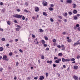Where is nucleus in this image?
Instances as JSON below:
<instances>
[{
	"instance_id": "f257e3e1",
	"label": "nucleus",
	"mask_w": 80,
	"mask_h": 80,
	"mask_svg": "<svg viewBox=\"0 0 80 80\" xmlns=\"http://www.w3.org/2000/svg\"><path fill=\"white\" fill-rule=\"evenodd\" d=\"M70 60L69 59H65V58H62V62H70Z\"/></svg>"
},
{
	"instance_id": "f03ea898",
	"label": "nucleus",
	"mask_w": 80,
	"mask_h": 80,
	"mask_svg": "<svg viewBox=\"0 0 80 80\" xmlns=\"http://www.w3.org/2000/svg\"><path fill=\"white\" fill-rule=\"evenodd\" d=\"M8 58V57L7 56L4 55L3 56L2 59L4 60H6V61H8V58Z\"/></svg>"
},
{
	"instance_id": "7ed1b4c3",
	"label": "nucleus",
	"mask_w": 80,
	"mask_h": 80,
	"mask_svg": "<svg viewBox=\"0 0 80 80\" xmlns=\"http://www.w3.org/2000/svg\"><path fill=\"white\" fill-rule=\"evenodd\" d=\"M61 61V59L60 58L58 59V60L55 61V62L56 63H60V62Z\"/></svg>"
},
{
	"instance_id": "20e7f679",
	"label": "nucleus",
	"mask_w": 80,
	"mask_h": 80,
	"mask_svg": "<svg viewBox=\"0 0 80 80\" xmlns=\"http://www.w3.org/2000/svg\"><path fill=\"white\" fill-rule=\"evenodd\" d=\"M35 11L36 12H38L39 11V8L37 7H35Z\"/></svg>"
},
{
	"instance_id": "39448f33",
	"label": "nucleus",
	"mask_w": 80,
	"mask_h": 80,
	"mask_svg": "<svg viewBox=\"0 0 80 80\" xmlns=\"http://www.w3.org/2000/svg\"><path fill=\"white\" fill-rule=\"evenodd\" d=\"M73 78L75 80H78V77L77 76H76L74 75L73 76Z\"/></svg>"
},
{
	"instance_id": "423d86ee",
	"label": "nucleus",
	"mask_w": 80,
	"mask_h": 80,
	"mask_svg": "<svg viewBox=\"0 0 80 80\" xmlns=\"http://www.w3.org/2000/svg\"><path fill=\"white\" fill-rule=\"evenodd\" d=\"M66 2H67V3H72V0H67L66 1Z\"/></svg>"
},
{
	"instance_id": "0eeeda50",
	"label": "nucleus",
	"mask_w": 80,
	"mask_h": 80,
	"mask_svg": "<svg viewBox=\"0 0 80 80\" xmlns=\"http://www.w3.org/2000/svg\"><path fill=\"white\" fill-rule=\"evenodd\" d=\"M73 68L75 70H77V69H78V66L77 65H75L74 66Z\"/></svg>"
},
{
	"instance_id": "6e6552de",
	"label": "nucleus",
	"mask_w": 80,
	"mask_h": 80,
	"mask_svg": "<svg viewBox=\"0 0 80 80\" xmlns=\"http://www.w3.org/2000/svg\"><path fill=\"white\" fill-rule=\"evenodd\" d=\"M44 79V77L43 76H41L39 78V80H43Z\"/></svg>"
},
{
	"instance_id": "1a4fd4ad",
	"label": "nucleus",
	"mask_w": 80,
	"mask_h": 80,
	"mask_svg": "<svg viewBox=\"0 0 80 80\" xmlns=\"http://www.w3.org/2000/svg\"><path fill=\"white\" fill-rule=\"evenodd\" d=\"M42 5H43V6H47V2H43L42 3Z\"/></svg>"
},
{
	"instance_id": "9d476101",
	"label": "nucleus",
	"mask_w": 80,
	"mask_h": 80,
	"mask_svg": "<svg viewBox=\"0 0 80 80\" xmlns=\"http://www.w3.org/2000/svg\"><path fill=\"white\" fill-rule=\"evenodd\" d=\"M13 16L16 18H18V14H14L13 15Z\"/></svg>"
},
{
	"instance_id": "9b49d317",
	"label": "nucleus",
	"mask_w": 80,
	"mask_h": 80,
	"mask_svg": "<svg viewBox=\"0 0 80 80\" xmlns=\"http://www.w3.org/2000/svg\"><path fill=\"white\" fill-rule=\"evenodd\" d=\"M80 42H76L75 43L73 44V46H76L77 45H78L80 44Z\"/></svg>"
},
{
	"instance_id": "f8f14e48",
	"label": "nucleus",
	"mask_w": 80,
	"mask_h": 80,
	"mask_svg": "<svg viewBox=\"0 0 80 80\" xmlns=\"http://www.w3.org/2000/svg\"><path fill=\"white\" fill-rule=\"evenodd\" d=\"M73 12L74 14H77V11L76 10H74L73 11Z\"/></svg>"
},
{
	"instance_id": "ddd939ff",
	"label": "nucleus",
	"mask_w": 80,
	"mask_h": 80,
	"mask_svg": "<svg viewBox=\"0 0 80 80\" xmlns=\"http://www.w3.org/2000/svg\"><path fill=\"white\" fill-rule=\"evenodd\" d=\"M23 17L22 15H18V18H21Z\"/></svg>"
},
{
	"instance_id": "4468645a",
	"label": "nucleus",
	"mask_w": 80,
	"mask_h": 80,
	"mask_svg": "<svg viewBox=\"0 0 80 80\" xmlns=\"http://www.w3.org/2000/svg\"><path fill=\"white\" fill-rule=\"evenodd\" d=\"M67 39H68V42H71V39H69V37H67Z\"/></svg>"
},
{
	"instance_id": "2eb2a0df",
	"label": "nucleus",
	"mask_w": 80,
	"mask_h": 80,
	"mask_svg": "<svg viewBox=\"0 0 80 80\" xmlns=\"http://www.w3.org/2000/svg\"><path fill=\"white\" fill-rule=\"evenodd\" d=\"M42 43V44H44L45 43V41L44 40H42L41 41Z\"/></svg>"
},
{
	"instance_id": "dca6fc26",
	"label": "nucleus",
	"mask_w": 80,
	"mask_h": 80,
	"mask_svg": "<svg viewBox=\"0 0 80 80\" xmlns=\"http://www.w3.org/2000/svg\"><path fill=\"white\" fill-rule=\"evenodd\" d=\"M16 27H17V28H18L19 29L21 28V27H20V26L18 25H17Z\"/></svg>"
},
{
	"instance_id": "f3484780",
	"label": "nucleus",
	"mask_w": 80,
	"mask_h": 80,
	"mask_svg": "<svg viewBox=\"0 0 80 80\" xmlns=\"http://www.w3.org/2000/svg\"><path fill=\"white\" fill-rule=\"evenodd\" d=\"M47 63H52V61H47Z\"/></svg>"
},
{
	"instance_id": "a211bd4d",
	"label": "nucleus",
	"mask_w": 80,
	"mask_h": 80,
	"mask_svg": "<svg viewBox=\"0 0 80 80\" xmlns=\"http://www.w3.org/2000/svg\"><path fill=\"white\" fill-rule=\"evenodd\" d=\"M3 50V47H0V51L1 52H2Z\"/></svg>"
},
{
	"instance_id": "6ab92c4d",
	"label": "nucleus",
	"mask_w": 80,
	"mask_h": 80,
	"mask_svg": "<svg viewBox=\"0 0 80 80\" xmlns=\"http://www.w3.org/2000/svg\"><path fill=\"white\" fill-rule=\"evenodd\" d=\"M58 56H62V55H63V54H62L61 53H59L58 54Z\"/></svg>"
},
{
	"instance_id": "aec40b11",
	"label": "nucleus",
	"mask_w": 80,
	"mask_h": 80,
	"mask_svg": "<svg viewBox=\"0 0 80 80\" xmlns=\"http://www.w3.org/2000/svg\"><path fill=\"white\" fill-rule=\"evenodd\" d=\"M43 15H45V16H47V13H46V12H43Z\"/></svg>"
},
{
	"instance_id": "412c9836",
	"label": "nucleus",
	"mask_w": 80,
	"mask_h": 80,
	"mask_svg": "<svg viewBox=\"0 0 80 80\" xmlns=\"http://www.w3.org/2000/svg\"><path fill=\"white\" fill-rule=\"evenodd\" d=\"M48 9L50 11H52L53 10V9L52 8H49Z\"/></svg>"
},
{
	"instance_id": "4be33fe9",
	"label": "nucleus",
	"mask_w": 80,
	"mask_h": 80,
	"mask_svg": "<svg viewBox=\"0 0 80 80\" xmlns=\"http://www.w3.org/2000/svg\"><path fill=\"white\" fill-rule=\"evenodd\" d=\"M73 17L74 20H77V19L78 18H77V17L76 16H73Z\"/></svg>"
},
{
	"instance_id": "5701e85b",
	"label": "nucleus",
	"mask_w": 80,
	"mask_h": 80,
	"mask_svg": "<svg viewBox=\"0 0 80 80\" xmlns=\"http://www.w3.org/2000/svg\"><path fill=\"white\" fill-rule=\"evenodd\" d=\"M39 31L40 32H43L44 31L43 30H42V29H40Z\"/></svg>"
},
{
	"instance_id": "b1692460",
	"label": "nucleus",
	"mask_w": 80,
	"mask_h": 80,
	"mask_svg": "<svg viewBox=\"0 0 80 80\" xmlns=\"http://www.w3.org/2000/svg\"><path fill=\"white\" fill-rule=\"evenodd\" d=\"M44 38L46 40H48V38L46 36L44 37Z\"/></svg>"
},
{
	"instance_id": "393cba45",
	"label": "nucleus",
	"mask_w": 80,
	"mask_h": 80,
	"mask_svg": "<svg viewBox=\"0 0 80 80\" xmlns=\"http://www.w3.org/2000/svg\"><path fill=\"white\" fill-rule=\"evenodd\" d=\"M68 15V13H67V12H65L64 15V16H65V17H67Z\"/></svg>"
},
{
	"instance_id": "a878e982",
	"label": "nucleus",
	"mask_w": 80,
	"mask_h": 80,
	"mask_svg": "<svg viewBox=\"0 0 80 80\" xmlns=\"http://www.w3.org/2000/svg\"><path fill=\"white\" fill-rule=\"evenodd\" d=\"M14 22L15 23H18V22H17V20H14Z\"/></svg>"
},
{
	"instance_id": "bb28decb",
	"label": "nucleus",
	"mask_w": 80,
	"mask_h": 80,
	"mask_svg": "<svg viewBox=\"0 0 80 80\" xmlns=\"http://www.w3.org/2000/svg\"><path fill=\"white\" fill-rule=\"evenodd\" d=\"M68 13L69 14V15H72V12H69Z\"/></svg>"
},
{
	"instance_id": "cd10ccee",
	"label": "nucleus",
	"mask_w": 80,
	"mask_h": 80,
	"mask_svg": "<svg viewBox=\"0 0 80 80\" xmlns=\"http://www.w3.org/2000/svg\"><path fill=\"white\" fill-rule=\"evenodd\" d=\"M75 58H71V61H72V62L75 61Z\"/></svg>"
},
{
	"instance_id": "c85d7f7f",
	"label": "nucleus",
	"mask_w": 80,
	"mask_h": 80,
	"mask_svg": "<svg viewBox=\"0 0 80 80\" xmlns=\"http://www.w3.org/2000/svg\"><path fill=\"white\" fill-rule=\"evenodd\" d=\"M2 13H4L5 12V9H2Z\"/></svg>"
},
{
	"instance_id": "c756f323",
	"label": "nucleus",
	"mask_w": 80,
	"mask_h": 80,
	"mask_svg": "<svg viewBox=\"0 0 80 80\" xmlns=\"http://www.w3.org/2000/svg\"><path fill=\"white\" fill-rule=\"evenodd\" d=\"M52 41L53 42H57V40H55V39H53L52 40Z\"/></svg>"
},
{
	"instance_id": "7c9ffc66",
	"label": "nucleus",
	"mask_w": 80,
	"mask_h": 80,
	"mask_svg": "<svg viewBox=\"0 0 80 80\" xmlns=\"http://www.w3.org/2000/svg\"><path fill=\"white\" fill-rule=\"evenodd\" d=\"M73 8H75V7H77V5L75 4H73Z\"/></svg>"
},
{
	"instance_id": "2f4dec72",
	"label": "nucleus",
	"mask_w": 80,
	"mask_h": 80,
	"mask_svg": "<svg viewBox=\"0 0 80 80\" xmlns=\"http://www.w3.org/2000/svg\"><path fill=\"white\" fill-rule=\"evenodd\" d=\"M41 58L42 59H44V58H45V57H44V56L42 55L41 57Z\"/></svg>"
},
{
	"instance_id": "473e14b6",
	"label": "nucleus",
	"mask_w": 80,
	"mask_h": 80,
	"mask_svg": "<svg viewBox=\"0 0 80 80\" xmlns=\"http://www.w3.org/2000/svg\"><path fill=\"white\" fill-rule=\"evenodd\" d=\"M7 23L9 25H10V21H8Z\"/></svg>"
},
{
	"instance_id": "72a5a7b5",
	"label": "nucleus",
	"mask_w": 80,
	"mask_h": 80,
	"mask_svg": "<svg viewBox=\"0 0 80 80\" xmlns=\"http://www.w3.org/2000/svg\"><path fill=\"white\" fill-rule=\"evenodd\" d=\"M22 19L23 20H24L25 19V17L22 16Z\"/></svg>"
},
{
	"instance_id": "f704fd0d",
	"label": "nucleus",
	"mask_w": 80,
	"mask_h": 80,
	"mask_svg": "<svg viewBox=\"0 0 80 80\" xmlns=\"http://www.w3.org/2000/svg\"><path fill=\"white\" fill-rule=\"evenodd\" d=\"M25 5H26V6H28V3L27 2H25Z\"/></svg>"
},
{
	"instance_id": "c9c22d12",
	"label": "nucleus",
	"mask_w": 80,
	"mask_h": 80,
	"mask_svg": "<svg viewBox=\"0 0 80 80\" xmlns=\"http://www.w3.org/2000/svg\"><path fill=\"white\" fill-rule=\"evenodd\" d=\"M20 29H18V28H16V30L17 32H18V31H19Z\"/></svg>"
},
{
	"instance_id": "e433bc0d",
	"label": "nucleus",
	"mask_w": 80,
	"mask_h": 80,
	"mask_svg": "<svg viewBox=\"0 0 80 80\" xmlns=\"http://www.w3.org/2000/svg\"><path fill=\"white\" fill-rule=\"evenodd\" d=\"M54 60H56V59H57V60H58V59H58L57 57H55L54 58Z\"/></svg>"
},
{
	"instance_id": "4c0bfd02",
	"label": "nucleus",
	"mask_w": 80,
	"mask_h": 80,
	"mask_svg": "<svg viewBox=\"0 0 80 80\" xmlns=\"http://www.w3.org/2000/svg\"><path fill=\"white\" fill-rule=\"evenodd\" d=\"M24 11L25 12H26V13H28V11L26 9H24Z\"/></svg>"
},
{
	"instance_id": "58836bf2",
	"label": "nucleus",
	"mask_w": 80,
	"mask_h": 80,
	"mask_svg": "<svg viewBox=\"0 0 80 80\" xmlns=\"http://www.w3.org/2000/svg\"><path fill=\"white\" fill-rule=\"evenodd\" d=\"M19 64V63H18V62H17L16 63V66H18V65Z\"/></svg>"
},
{
	"instance_id": "ea45409f",
	"label": "nucleus",
	"mask_w": 80,
	"mask_h": 80,
	"mask_svg": "<svg viewBox=\"0 0 80 80\" xmlns=\"http://www.w3.org/2000/svg\"><path fill=\"white\" fill-rule=\"evenodd\" d=\"M76 27H80V25L78 24H77L76 25Z\"/></svg>"
},
{
	"instance_id": "a19ab883",
	"label": "nucleus",
	"mask_w": 80,
	"mask_h": 80,
	"mask_svg": "<svg viewBox=\"0 0 80 80\" xmlns=\"http://www.w3.org/2000/svg\"><path fill=\"white\" fill-rule=\"evenodd\" d=\"M34 80H37L38 79V77H34Z\"/></svg>"
},
{
	"instance_id": "79ce46f5",
	"label": "nucleus",
	"mask_w": 80,
	"mask_h": 80,
	"mask_svg": "<svg viewBox=\"0 0 80 80\" xmlns=\"http://www.w3.org/2000/svg\"><path fill=\"white\" fill-rule=\"evenodd\" d=\"M2 41H5V38H3L2 39Z\"/></svg>"
},
{
	"instance_id": "37998d69",
	"label": "nucleus",
	"mask_w": 80,
	"mask_h": 80,
	"mask_svg": "<svg viewBox=\"0 0 80 80\" xmlns=\"http://www.w3.org/2000/svg\"><path fill=\"white\" fill-rule=\"evenodd\" d=\"M50 21L52 22H53V19L52 18H50Z\"/></svg>"
},
{
	"instance_id": "c03bdc74",
	"label": "nucleus",
	"mask_w": 80,
	"mask_h": 80,
	"mask_svg": "<svg viewBox=\"0 0 80 80\" xmlns=\"http://www.w3.org/2000/svg\"><path fill=\"white\" fill-rule=\"evenodd\" d=\"M9 55L10 56H12V53L11 52L9 53Z\"/></svg>"
},
{
	"instance_id": "a18cd8bd",
	"label": "nucleus",
	"mask_w": 80,
	"mask_h": 80,
	"mask_svg": "<svg viewBox=\"0 0 80 80\" xmlns=\"http://www.w3.org/2000/svg\"><path fill=\"white\" fill-rule=\"evenodd\" d=\"M57 47H58L59 48H61V46H60V45H58Z\"/></svg>"
},
{
	"instance_id": "49530a36",
	"label": "nucleus",
	"mask_w": 80,
	"mask_h": 80,
	"mask_svg": "<svg viewBox=\"0 0 80 80\" xmlns=\"http://www.w3.org/2000/svg\"><path fill=\"white\" fill-rule=\"evenodd\" d=\"M32 37L33 38H35V36L33 34H32Z\"/></svg>"
},
{
	"instance_id": "de8ad7c7",
	"label": "nucleus",
	"mask_w": 80,
	"mask_h": 80,
	"mask_svg": "<svg viewBox=\"0 0 80 80\" xmlns=\"http://www.w3.org/2000/svg\"><path fill=\"white\" fill-rule=\"evenodd\" d=\"M17 12H19L20 11V10L19 9H17Z\"/></svg>"
},
{
	"instance_id": "09e8293b",
	"label": "nucleus",
	"mask_w": 80,
	"mask_h": 80,
	"mask_svg": "<svg viewBox=\"0 0 80 80\" xmlns=\"http://www.w3.org/2000/svg\"><path fill=\"white\" fill-rule=\"evenodd\" d=\"M48 73H46V77H48Z\"/></svg>"
},
{
	"instance_id": "8fccbe9b",
	"label": "nucleus",
	"mask_w": 80,
	"mask_h": 80,
	"mask_svg": "<svg viewBox=\"0 0 80 80\" xmlns=\"http://www.w3.org/2000/svg\"><path fill=\"white\" fill-rule=\"evenodd\" d=\"M19 51L20 52H21V53H22L23 52V51H22V50L21 49H20Z\"/></svg>"
},
{
	"instance_id": "3c124183",
	"label": "nucleus",
	"mask_w": 80,
	"mask_h": 80,
	"mask_svg": "<svg viewBox=\"0 0 80 80\" xmlns=\"http://www.w3.org/2000/svg\"><path fill=\"white\" fill-rule=\"evenodd\" d=\"M43 46H44V47H47V45L46 44H44Z\"/></svg>"
},
{
	"instance_id": "603ef678",
	"label": "nucleus",
	"mask_w": 80,
	"mask_h": 80,
	"mask_svg": "<svg viewBox=\"0 0 80 80\" xmlns=\"http://www.w3.org/2000/svg\"><path fill=\"white\" fill-rule=\"evenodd\" d=\"M80 56L78 55L77 57V58H78V59H79V58H80Z\"/></svg>"
},
{
	"instance_id": "864d4df0",
	"label": "nucleus",
	"mask_w": 80,
	"mask_h": 80,
	"mask_svg": "<svg viewBox=\"0 0 80 80\" xmlns=\"http://www.w3.org/2000/svg\"><path fill=\"white\" fill-rule=\"evenodd\" d=\"M2 70H3V68H0V72H2Z\"/></svg>"
},
{
	"instance_id": "5fc2aeb1",
	"label": "nucleus",
	"mask_w": 80,
	"mask_h": 80,
	"mask_svg": "<svg viewBox=\"0 0 80 80\" xmlns=\"http://www.w3.org/2000/svg\"><path fill=\"white\" fill-rule=\"evenodd\" d=\"M58 17H59L60 19H62V16H58Z\"/></svg>"
},
{
	"instance_id": "6e6d98bb",
	"label": "nucleus",
	"mask_w": 80,
	"mask_h": 80,
	"mask_svg": "<svg viewBox=\"0 0 80 80\" xmlns=\"http://www.w3.org/2000/svg\"><path fill=\"white\" fill-rule=\"evenodd\" d=\"M74 30H76V29H77V27H76V26H74Z\"/></svg>"
},
{
	"instance_id": "4d7b16f0",
	"label": "nucleus",
	"mask_w": 80,
	"mask_h": 80,
	"mask_svg": "<svg viewBox=\"0 0 80 80\" xmlns=\"http://www.w3.org/2000/svg\"><path fill=\"white\" fill-rule=\"evenodd\" d=\"M78 31H80V27H79L78 28Z\"/></svg>"
},
{
	"instance_id": "13d9d810",
	"label": "nucleus",
	"mask_w": 80,
	"mask_h": 80,
	"mask_svg": "<svg viewBox=\"0 0 80 80\" xmlns=\"http://www.w3.org/2000/svg\"><path fill=\"white\" fill-rule=\"evenodd\" d=\"M0 30L1 32H2V31H3V28H0Z\"/></svg>"
},
{
	"instance_id": "bf43d9fd",
	"label": "nucleus",
	"mask_w": 80,
	"mask_h": 80,
	"mask_svg": "<svg viewBox=\"0 0 80 80\" xmlns=\"http://www.w3.org/2000/svg\"><path fill=\"white\" fill-rule=\"evenodd\" d=\"M54 6V5H53V4H51V7H53Z\"/></svg>"
},
{
	"instance_id": "052dcab7",
	"label": "nucleus",
	"mask_w": 80,
	"mask_h": 80,
	"mask_svg": "<svg viewBox=\"0 0 80 80\" xmlns=\"http://www.w3.org/2000/svg\"><path fill=\"white\" fill-rule=\"evenodd\" d=\"M63 67L64 68H66V66L65 65H63Z\"/></svg>"
},
{
	"instance_id": "680f3d73",
	"label": "nucleus",
	"mask_w": 80,
	"mask_h": 80,
	"mask_svg": "<svg viewBox=\"0 0 80 80\" xmlns=\"http://www.w3.org/2000/svg\"><path fill=\"white\" fill-rule=\"evenodd\" d=\"M46 50H47V51H48V50H49V48H46Z\"/></svg>"
},
{
	"instance_id": "e2e57ef3",
	"label": "nucleus",
	"mask_w": 80,
	"mask_h": 80,
	"mask_svg": "<svg viewBox=\"0 0 80 80\" xmlns=\"http://www.w3.org/2000/svg\"><path fill=\"white\" fill-rule=\"evenodd\" d=\"M0 5H3V2H1L0 3Z\"/></svg>"
},
{
	"instance_id": "0e129e2a",
	"label": "nucleus",
	"mask_w": 80,
	"mask_h": 80,
	"mask_svg": "<svg viewBox=\"0 0 80 80\" xmlns=\"http://www.w3.org/2000/svg\"><path fill=\"white\" fill-rule=\"evenodd\" d=\"M62 34H63V35H65V34H66V32H64L62 33Z\"/></svg>"
},
{
	"instance_id": "69168bd1",
	"label": "nucleus",
	"mask_w": 80,
	"mask_h": 80,
	"mask_svg": "<svg viewBox=\"0 0 80 80\" xmlns=\"http://www.w3.org/2000/svg\"><path fill=\"white\" fill-rule=\"evenodd\" d=\"M53 67H56V65L55 64H53Z\"/></svg>"
},
{
	"instance_id": "338daca9",
	"label": "nucleus",
	"mask_w": 80,
	"mask_h": 80,
	"mask_svg": "<svg viewBox=\"0 0 80 80\" xmlns=\"http://www.w3.org/2000/svg\"><path fill=\"white\" fill-rule=\"evenodd\" d=\"M10 42H11V43H12V42H13V40H10V41H9Z\"/></svg>"
},
{
	"instance_id": "774afa93",
	"label": "nucleus",
	"mask_w": 80,
	"mask_h": 80,
	"mask_svg": "<svg viewBox=\"0 0 80 80\" xmlns=\"http://www.w3.org/2000/svg\"><path fill=\"white\" fill-rule=\"evenodd\" d=\"M32 19H33V20H35V17H33L32 18Z\"/></svg>"
}]
</instances>
